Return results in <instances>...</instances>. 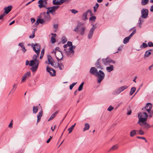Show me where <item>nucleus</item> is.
<instances>
[{
	"mask_svg": "<svg viewBox=\"0 0 153 153\" xmlns=\"http://www.w3.org/2000/svg\"><path fill=\"white\" fill-rule=\"evenodd\" d=\"M64 48H65L64 51L68 56L71 57L73 55L74 52V49L75 47L72 45L71 42H68L67 44L64 45Z\"/></svg>",
	"mask_w": 153,
	"mask_h": 153,
	"instance_id": "f257e3e1",
	"label": "nucleus"
},
{
	"mask_svg": "<svg viewBox=\"0 0 153 153\" xmlns=\"http://www.w3.org/2000/svg\"><path fill=\"white\" fill-rule=\"evenodd\" d=\"M37 56L34 55L33 57V60H32L30 61V63L27 60L26 61V65H28L32 67L31 70L33 72L36 71L38 68L39 62L38 60H37Z\"/></svg>",
	"mask_w": 153,
	"mask_h": 153,
	"instance_id": "f03ea898",
	"label": "nucleus"
},
{
	"mask_svg": "<svg viewBox=\"0 0 153 153\" xmlns=\"http://www.w3.org/2000/svg\"><path fill=\"white\" fill-rule=\"evenodd\" d=\"M148 115L145 112H141L139 113L138 117L139 121L137 122L140 126L143 124H146V121L147 119Z\"/></svg>",
	"mask_w": 153,
	"mask_h": 153,
	"instance_id": "7ed1b4c3",
	"label": "nucleus"
},
{
	"mask_svg": "<svg viewBox=\"0 0 153 153\" xmlns=\"http://www.w3.org/2000/svg\"><path fill=\"white\" fill-rule=\"evenodd\" d=\"M85 28V27L83 26V24L79 23L74 29V30L82 35L84 34Z\"/></svg>",
	"mask_w": 153,
	"mask_h": 153,
	"instance_id": "20e7f679",
	"label": "nucleus"
},
{
	"mask_svg": "<svg viewBox=\"0 0 153 153\" xmlns=\"http://www.w3.org/2000/svg\"><path fill=\"white\" fill-rule=\"evenodd\" d=\"M40 16L45 22H48L51 19V17L48 11L47 13L44 12L42 13Z\"/></svg>",
	"mask_w": 153,
	"mask_h": 153,
	"instance_id": "39448f33",
	"label": "nucleus"
},
{
	"mask_svg": "<svg viewBox=\"0 0 153 153\" xmlns=\"http://www.w3.org/2000/svg\"><path fill=\"white\" fill-rule=\"evenodd\" d=\"M105 76L104 73L102 71L100 70L99 72L98 71L95 76H97L98 78L97 80V82L98 83H100L101 82L104 78Z\"/></svg>",
	"mask_w": 153,
	"mask_h": 153,
	"instance_id": "423d86ee",
	"label": "nucleus"
},
{
	"mask_svg": "<svg viewBox=\"0 0 153 153\" xmlns=\"http://www.w3.org/2000/svg\"><path fill=\"white\" fill-rule=\"evenodd\" d=\"M32 46L33 47V49L34 51L36 53L37 57L39 54V52L40 51V46L38 44H36L35 45H32Z\"/></svg>",
	"mask_w": 153,
	"mask_h": 153,
	"instance_id": "0eeeda50",
	"label": "nucleus"
},
{
	"mask_svg": "<svg viewBox=\"0 0 153 153\" xmlns=\"http://www.w3.org/2000/svg\"><path fill=\"white\" fill-rule=\"evenodd\" d=\"M47 71L49 73L51 76H54L56 75V71L55 70L49 67L48 66L47 67Z\"/></svg>",
	"mask_w": 153,
	"mask_h": 153,
	"instance_id": "6e6552de",
	"label": "nucleus"
},
{
	"mask_svg": "<svg viewBox=\"0 0 153 153\" xmlns=\"http://www.w3.org/2000/svg\"><path fill=\"white\" fill-rule=\"evenodd\" d=\"M102 61L104 64L105 65H107L109 63H115V62L114 61L112 60L109 57H107L105 59H103Z\"/></svg>",
	"mask_w": 153,
	"mask_h": 153,
	"instance_id": "1a4fd4ad",
	"label": "nucleus"
},
{
	"mask_svg": "<svg viewBox=\"0 0 153 153\" xmlns=\"http://www.w3.org/2000/svg\"><path fill=\"white\" fill-rule=\"evenodd\" d=\"M56 52V53H55L54 54L57 60L58 61L62 60L63 57L62 52L61 51H57Z\"/></svg>",
	"mask_w": 153,
	"mask_h": 153,
	"instance_id": "9d476101",
	"label": "nucleus"
},
{
	"mask_svg": "<svg viewBox=\"0 0 153 153\" xmlns=\"http://www.w3.org/2000/svg\"><path fill=\"white\" fill-rule=\"evenodd\" d=\"M141 16L144 18L147 17L148 14V10L146 9H143L141 10Z\"/></svg>",
	"mask_w": 153,
	"mask_h": 153,
	"instance_id": "9b49d317",
	"label": "nucleus"
},
{
	"mask_svg": "<svg viewBox=\"0 0 153 153\" xmlns=\"http://www.w3.org/2000/svg\"><path fill=\"white\" fill-rule=\"evenodd\" d=\"M152 106V105L151 103H147L145 107L144 108H142V110L144 109L146 111L149 112L151 110Z\"/></svg>",
	"mask_w": 153,
	"mask_h": 153,
	"instance_id": "f8f14e48",
	"label": "nucleus"
},
{
	"mask_svg": "<svg viewBox=\"0 0 153 153\" xmlns=\"http://www.w3.org/2000/svg\"><path fill=\"white\" fill-rule=\"evenodd\" d=\"M89 13L91 14V16L93 15V14L92 13V12L91 10H88L87 11L84 13L83 14V16H82V19L83 20H85L87 19V15L88 13Z\"/></svg>",
	"mask_w": 153,
	"mask_h": 153,
	"instance_id": "ddd939ff",
	"label": "nucleus"
},
{
	"mask_svg": "<svg viewBox=\"0 0 153 153\" xmlns=\"http://www.w3.org/2000/svg\"><path fill=\"white\" fill-rule=\"evenodd\" d=\"M64 2V0H53V3L54 5H61Z\"/></svg>",
	"mask_w": 153,
	"mask_h": 153,
	"instance_id": "4468645a",
	"label": "nucleus"
},
{
	"mask_svg": "<svg viewBox=\"0 0 153 153\" xmlns=\"http://www.w3.org/2000/svg\"><path fill=\"white\" fill-rule=\"evenodd\" d=\"M59 7V6H53L52 7L48 8V11L49 13H51L54 12Z\"/></svg>",
	"mask_w": 153,
	"mask_h": 153,
	"instance_id": "2eb2a0df",
	"label": "nucleus"
},
{
	"mask_svg": "<svg viewBox=\"0 0 153 153\" xmlns=\"http://www.w3.org/2000/svg\"><path fill=\"white\" fill-rule=\"evenodd\" d=\"M97 72L98 71L97 69L94 67H92L90 71V73L91 74L94 75L95 76L96 75V74H97Z\"/></svg>",
	"mask_w": 153,
	"mask_h": 153,
	"instance_id": "dca6fc26",
	"label": "nucleus"
},
{
	"mask_svg": "<svg viewBox=\"0 0 153 153\" xmlns=\"http://www.w3.org/2000/svg\"><path fill=\"white\" fill-rule=\"evenodd\" d=\"M30 73L29 72H27V73L25 74L23 76L22 80V82H24L26 80V79L29 77L30 76Z\"/></svg>",
	"mask_w": 153,
	"mask_h": 153,
	"instance_id": "f3484780",
	"label": "nucleus"
},
{
	"mask_svg": "<svg viewBox=\"0 0 153 153\" xmlns=\"http://www.w3.org/2000/svg\"><path fill=\"white\" fill-rule=\"evenodd\" d=\"M45 22L39 16V19L36 20V22L35 23L36 26H37L39 23L43 24Z\"/></svg>",
	"mask_w": 153,
	"mask_h": 153,
	"instance_id": "a211bd4d",
	"label": "nucleus"
},
{
	"mask_svg": "<svg viewBox=\"0 0 153 153\" xmlns=\"http://www.w3.org/2000/svg\"><path fill=\"white\" fill-rule=\"evenodd\" d=\"M51 34L52 35L51 38V41L52 43H54L56 42V34L51 33Z\"/></svg>",
	"mask_w": 153,
	"mask_h": 153,
	"instance_id": "6ab92c4d",
	"label": "nucleus"
},
{
	"mask_svg": "<svg viewBox=\"0 0 153 153\" xmlns=\"http://www.w3.org/2000/svg\"><path fill=\"white\" fill-rule=\"evenodd\" d=\"M48 61L49 64H51L52 66L54 65L53 60L51 57L50 56H48Z\"/></svg>",
	"mask_w": 153,
	"mask_h": 153,
	"instance_id": "aec40b11",
	"label": "nucleus"
},
{
	"mask_svg": "<svg viewBox=\"0 0 153 153\" xmlns=\"http://www.w3.org/2000/svg\"><path fill=\"white\" fill-rule=\"evenodd\" d=\"M12 8L11 6H8L5 8L4 13L6 14H8L11 10Z\"/></svg>",
	"mask_w": 153,
	"mask_h": 153,
	"instance_id": "412c9836",
	"label": "nucleus"
},
{
	"mask_svg": "<svg viewBox=\"0 0 153 153\" xmlns=\"http://www.w3.org/2000/svg\"><path fill=\"white\" fill-rule=\"evenodd\" d=\"M43 115V111H41L39 113L38 115H37V122H39L40 120V119L41 117Z\"/></svg>",
	"mask_w": 153,
	"mask_h": 153,
	"instance_id": "4be33fe9",
	"label": "nucleus"
},
{
	"mask_svg": "<svg viewBox=\"0 0 153 153\" xmlns=\"http://www.w3.org/2000/svg\"><path fill=\"white\" fill-rule=\"evenodd\" d=\"M58 111H56L54 113L52 114L51 116L50 117V118L48 120V121H49L50 120H52L56 116V115L58 113Z\"/></svg>",
	"mask_w": 153,
	"mask_h": 153,
	"instance_id": "5701e85b",
	"label": "nucleus"
},
{
	"mask_svg": "<svg viewBox=\"0 0 153 153\" xmlns=\"http://www.w3.org/2000/svg\"><path fill=\"white\" fill-rule=\"evenodd\" d=\"M119 147V146L118 145H115L113 146L110 149L109 151H114L117 149Z\"/></svg>",
	"mask_w": 153,
	"mask_h": 153,
	"instance_id": "b1692460",
	"label": "nucleus"
},
{
	"mask_svg": "<svg viewBox=\"0 0 153 153\" xmlns=\"http://www.w3.org/2000/svg\"><path fill=\"white\" fill-rule=\"evenodd\" d=\"M137 131L135 130H133L131 131L130 132V136L132 137L135 135Z\"/></svg>",
	"mask_w": 153,
	"mask_h": 153,
	"instance_id": "393cba45",
	"label": "nucleus"
},
{
	"mask_svg": "<svg viewBox=\"0 0 153 153\" xmlns=\"http://www.w3.org/2000/svg\"><path fill=\"white\" fill-rule=\"evenodd\" d=\"M106 70L108 72H110L114 70V66L113 65H111L109 67H106Z\"/></svg>",
	"mask_w": 153,
	"mask_h": 153,
	"instance_id": "a878e982",
	"label": "nucleus"
},
{
	"mask_svg": "<svg viewBox=\"0 0 153 153\" xmlns=\"http://www.w3.org/2000/svg\"><path fill=\"white\" fill-rule=\"evenodd\" d=\"M90 128V125L88 123H86L85 125V127L83 128V131H85L86 130H88Z\"/></svg>",
	"mask_w": 153,
	"mask_h": 153,
	"instance_id": "bb28decb",
	"label": "nucleus"
},
{
	"mask_svg": "<svg viewBox=\"0 0 153 153\" xmlns=\"http://www.w3.org/2000/svg\"><path fill=\"white\" fill-rule=\"evenodd\" d=\"M128 88V87L126 86H124L119 88L118 91L119 92H120L121 91H123L124 90Z\"/></svg>",
	"mask_w": 153,
	"mask_h": 153,
	"instance_id": "cd10ccee",
	"label": "nucleus"
},
{
	"mask_svg": "<svg viewBox=\"0 0 153 153\" xmlns=\"http://www.w3.org/2000/svg\"><path fill=\"white\" fill-rule=\"evenodd\" d=\"M131 38V37H130L129 36L125 38L123 40V43L125 44L127 43L128 42H129Z\"/></svg>",
	"mask_w": 153,
	"mask_h": 153,
	"instance_id": "c85d7f7f",
	"label": "nucleus"
},
{
	"mask_svg": "<svg viewBox=\"0 0 153 153\" xmlns=\"http://www.w3.org/2000/svg\"><path fill=\"white\" fill-rule=\"evenodd\" d=\"M75 125H76V123H75L74 124V125L72 126L70 128H69L68 129V131H69V134L71 133L72 132L73 129L74 128V127H75Z\"/></svg>",
	"mask_w": 153,
	"mask_h": 153,
	"instance_id": "c756f323",
	"label": "nucleus"
},
{
	"mask_svg": "<svg viewBox=\"0 0 153 153\" xmlns=\"http://www.w3.org/2000/svg\"><path fill=\"white\" fill-rule=\"evenodd\" d=\"M136 90V88L135 87H132L131 90V91L130 93V95H132L135 92V90Z\"/></svg>",
	"mask_w": 153,
	"mask_h": 153,
	"instance_id": "7c9ffc66",
	"label": "nucleus"
},
{
	"mask_svg": "<svg viewBox=\"0 0 153 153\" xmlns=\"http://www.w3.org/2000/svg\"><path fill=\"white\" fill-rule=\"evenodd\" d=\"M43 0H40L39 1V3L40 4L39 6L40 8H41L44 7V6L43 5Z\"/></svg>",
	"mask_w": 153,
	"mask_h": 153,
	"instance_id": "2f4dec72",
	"label": "nucleus"
},
{
	"mask_svg": "<svg viewBox=\"0 0 153 153\" xmlns=\"http://www.w3.org/2000/svg\"><path fill=\"white\" fill-rule=\"evenodd\" d=\"M96 17L95 16H92L90 18V20L91 21L92 23L95 22Z\"/></svg>",
	"mask_w": 153,
	"mask_h": 153,
	"instance_id": "473e14b6",
	"label": "nucleus"
},
{
	"mask_svg": "<svg viewBox=\"0 0 153 153\" xmlns=\"http://www.w3.org/2000/svg\"><path fill=\"white\" fill-rule=\"evenodd\" d=\"M149 0H142L141 4L143 5H145L147 4L149 2Z\"/></svg>",
	"mask_w": 153,
	"mask_h": 153,
	"instance_id": "72a5a7b5",
	"label": "nucleus"
},
{
	"mask_svg": "<svg viewBox=\"0 0 153 153\" xmlns=\"http://www.w3.org/2000/svg\"><path fill=\"white\" fill-rule=\"evenodd\" d=\"M38 110V108L37 106H34L33 108V112L34 114L36 113Z\"/></svg>",
	"mask_w": 153,
	"mask_h": 153,
	"instance_id": "f704fd0d",
	"label": "nucleus"
},
{
	"mask_svg": "<svg viewBox=\"0 0 153 153\" xmlns=\"http://www.w3.org/2000/svg\"><path fill=\"white\" fill-rule=\"evenodd\" d=\"M57 51H61L60 50V48L58 47H56L55 49L51 52L52 53H56V52Z\"/></svg>",
	"mask_w": 153,
	"mask_h": 153,
	"instance_id": "c9c22d12",
	"label": "nucleus"
},
{
	"mask_svg": "<svg viewBox=\"0 0 153 153\" xmlns=\"http://www.w3.org/2000/svg\"><path fill=\"white\" fill-rule=\"evenodd\" d=\"M58 66L60 70H62L64 68L63 65L61 63H58Z\"/></svg>",
	"mask_w": 153,
	"mask_h": 153,
	"instance_id": "e433bc0d",
	"label": "nucleus"
},
{
	"mask_svg": "<svg viewBox=\"0 0 153 153\" xmlns=\"http://www.w3.org/2000/svg\"><path fill=\"white\" fill-rule=\"evenodd\" d=\"M148 116L151 117L153 116V111H149V112H148Z\"/></svg>",
	"mask_w": 153,
	"mask_h": 153,
	"instance_id": "4c0bfd02",
	"label": "nucleus"
},
{
	"mask_svg": "<svg viewBox=\"0 0 153 153\" xmlns=\"http://www.w3.org/2000/svg\"><path fill=\"white\" fill-rule=\"evenodd\" d=\"M83 84H84V82H82L80 84V85H79V86L78 88V90L79 91H80L82 89Z\"/></svg>",
	"mask_w": 153,
	"mask_h": 153,
	"instance_id": "58836bf2",
	"label": "nucleus"
},
{
	"mask_svg": "<svg viewBox=\"0 0 153 153\" xmlns=\"http://www.w3.org/2000/svg\"><path fill=\"white\" fill-rule=\"evenodd\" d=\"M99 7V4L97 3H96L94 7V12H95L97 10Z\"/></svg>",
	"mask_w": 153,
	"mask_h": 153,
	"instance_id": "ea45409f",
	"label": "nucleus"
},
{
	"mask_svg": "<svg viewBox=\"0 0 153 153\" xmlns=\"http://www.w3.org/2000/svg\"><path fill=\"white\" fill-rule=\"evenodd\" d=\"M151 54V52H149V51H146V53L144 55V56L148 57L149 56V55H150Z\"/></svg>",
	"mask_w": 153,
	"mask_h": 153,
	"instance_id": "a19ab883",
	"label": "nucleus"
},
{
	"mask_svg": "<svg viewBox=\"0 0 153 153\" xmlns=\"http://www.w3.org/2000/svg\"><path fill=\"white\" fill-rule=\"evenodd\" d=\"M148 47V45L145 43H143L142 45L141 46V48H146Z\"/></svg>",
	"mask_w": 153,
	"mask_h": 153,
	"instance_id": "79ce46f5",
	"label": "nucleus"
},
{
	"mask_svg": "<svg viewBox=\"0 0 153 153\" xmlns=\"http://www.w3.org/2000/svg\"><path fill=\"white\" fill-rule=\"evenodd\" d=\"M95 29V28L94 27V25H93V27L90 30L89 33H93Z\"/></svg>",
	"mask_w": 153,
	"mask_h": 153,
	"instance_id": "37998d69",
	"label": "nucleus"
},
{
	"mask_svg": "<svg viewBox=\"0 0 153 153\" xmlns=\"http://www.w3.org/2000/svg\"><path fill=\"white\" fill-rule=\"evenodd\" d=\"M114 109V107L111 106H110L108 108V110L109 111H111Z\"/></svg>",
	"mask_w": 153,
	"mask_h": 153,
	"instance_id": "c03bdc74",
	"label": "nucleus"
},
{
	"mask_svg": "<svg viewBox=\"0 0 153 153\" xmlns=\"http://www.w3.org/2000/svg\"><path fill=\"white\" fill-rule=\"evenodd\" d=\"M35 36V31H33L32 33V35H30L29 36V38H33L34 36Z\"/></svg>",
	"mask_w": 153,
	"mask_h": 153,
	"instance_id": "a18cd8bd",
	"label": "nucleus"
},
{
	"mask_svg": "<svg viewBox=\"0 0 153 153\" xmlns=\"http://www.w3.org/2000/svg\"><path fill=\"white\" fill-rule=\"evenodd\" d=\"M137 137V138H138V139H141L144 140H145V141L146 142H147V140L146 139V138L144 137Z\"/></svg>",
	"mask_w": 153,
	"mask_h": 153,
	"instance_id": "49530a36",
	"label": "nucleus"
},
{
	"mask_svg": "<svg viewBox=\"0 0 153 153\" xmlns=\"http://www.w3.org/2000/svg\"><path fill=\"white\" fill-rule=\"evenodd\" d=\"M136 30H134L130 35L129 36L131 37L132 36L136 33Z\"/></svg>",
	"mask_w": 153,
	"mask_h": 153,
	"instance_id": "de8ad7c7",
	"label": "nucleus"
},
{
	"mask_svg": "<svg viewBox=\"0 0 153 153\" xmlns=\"http://www.w3.org/2000/svg\"><path fill=\"white\" fill-rule=\"evenodd\" d=\"M13 120H12L8 126L10 128H12L13 127Z\"/></svg>",
	"mask_w": 153,
	"mask_h": 153,
	"instance_id": "09e8293b",
	"label": "nucleus"
},
{
	"mask_svg": "<svg viewBox=\"0 0 153 153\" xmlns=\"http://www.w3.org/2000/svg\"><path fill=\"white\" fill-rule=\"evenodd\" d=\"M53 27L55 29V31H56L58 28V25L57 24L54 25Z\"/></svg>",
	"mask_w": 153,
	"mask_h": 153,
	"instance_id": "8fccbe9b",
	"label": "nucleus"
},
{
	"mask_svg": "<svg viewBox=\"0 0 153 153\" xmlns=\"http://www.w3.org/2000/svg\"><path fill=\"white\" fill-rule=\"evenodd\" d=\"M148 46L150 47L153 46V44L152 42H149L148 43Z\"/></svg>",
	"mask_w": 153,
	"mask_h": 153,
	"instance_id": "3c124183",
	"label": "nucleus"
},
{
	"mask_svg": "<svg viewBox=\"0 0 153 153\" xmlns=\"http://www.w3.org/2000/svg\"><path fill=\"white\" fill-rule=\"evenodd\" d=\"M139 134L140 135H143L144 134V132L141 130L139 131Z\"/></svg>",
	"mask_w": 153,
	"mask_h": 153,
	"instance_id": "603ef678",
	"label": "nucleus"
},
{
	"mask_svg": "<svg viewBox=\"0 0 153 153\" xmlns=\"http://www.w3.org/2000/svg\"><path fill=\"white\" fill-rule=\"evenodd\" d=\"M71 11L72 12V13H74V14H75L76 13H77L78 12V11L74 10V9H72L71 10Z\"/></svg>",
	"mask_w": 153,
	"mask_h": 153,
	"instance_id": "864d4df0",
	"label": "nucleus"
},
{
	"mask_svg": "<svg viewBox=\"0 0 153 153\" xmlns=\"http://www.w3.org/2000/svg\"><path fill=\"white\" fill-rule=\"evenodd\" d=\"M93 33H89L88 35V37L89 39H91L92 37L93 36Z\"/></svg>",
	"mask_w": 153,
	"mask_h": 153,
	"instance_id": "5fc2aeb1",
	"label": "nucleus"
},
{
	"mask_svg": "<svg viewBox=\"0 0 153 153\" xmlns=\"http://www.w3.org/2000/svg\"><path fill=\"white\" fill-rule=\"evenodd\" d=\"M5 15V14L4 13H3L0 16V19H2L3 17Z\"/></svg>",
	"mask_w": 153,
	"mask_h": 153,
	"instance_id": "6e6d98bb",
	"label": "nucleus"
},
{
	"mask_svg": "<svg viewBox=\"0 0 153 153\" xmlns=\"http://www.w3.org/2000/svg\"><path fill=\"white\" fill-rule=\"evenodd\" d=\"M16 85L14 84L13 85V88L12 90V91H14L16 90Z\"/></svg>",
	"mask_w": 153,
	"mask_h": 153,
	"instance_id": "4d7b16f0",
	"label": "nucleus"
},
{
	"mask_svg": "<svg viewBox=\"0 0 153 153\" xmlns=\"http://www.w3.org/2000/svg\"><path fill=\"white\" fill-rule=\"evenodd\" d=\"M30 20L32 23L35 22L36 21L35 19L33 18H31Z\"/></svg>",
	"mask_w": 153,
	"mask_h": 153,
	"instance_id": "13d9d810",
	"label": "nucleus"
},
{
	"mask_svg": "<svg viewBox=\"0 0 153 153\" xmlns=\"http://www.w3.org/2000/svg\"><path fill=\"white\" fill-rule=\"evenodd\" d=\"M52 138V137L51 136H50V138L46 141V143H49L50 142V141Z\"/></svg>",
	"mask_w": 153,
	"mask_h": 153,
	"instance_id": "bf43d9fd",
	"label": "nucleus"
},
{
	"mask_svg": "<svg viewBox=\"0 0 153 153\" xmlns=\"http://www.w3.org/2000/svg\"><path fill=\"white\" fill-rule=\"evenodd\" d=\"M56 125H54V128H53V127H51V129L52 131H54V130L56 128Z\"/></svg>",
	"mask_w": 153,
	"mask_h": 153,
	"instance_id": "052dcab7",
	"label": "nucleus"
},
{
	"mask_svg": "<svg viewBox=\"0 0 153 153\" xmlns=\"http://www.w3.org/2000/svg\"><path fill=\"white\" fill-rule=\"evenodd\" d=\"M146 125V127H147V128H149L150 127V125L149 124H148L147 123H146V124H143V125Z\"/></svg>",
	"mask_w": 153,
	"mask_h": 153,
	"instance_id": "680f3d73",
	"label": "nucleus"
},
{
	"mask_svg": "<svg viewBox=\"0 0 153 153\" xmlns=\"http://www.w3.org/2000/svg\"><path fill=\"white\" fill-rule=\"evenodd\" d=\"M131 111L130 110L129 111H128L127 113V114L128 115H130L131 114Z\"/></svg>",
	"mask_w": 153,
	"mask_h": 153,
	"instance_id": "e2e57ef3",
	"label": "nucleus"
},
{
	"mask_svg": "<svg viewBox=\"0 0 153 153\" xmlns=\"http://www.w3.org/2000/svg\"><path fill=\"white\" fill-rule=\"evenodd\" d=\"M22 48V51L24 52H25L26 51V50L25 49V47H23V48Z\"/></svg>",
	"mask_w": 153,
	"mask_h": 153,
	"instance_id": "0e129e2a",
	"label": "nucleus"
},
{
	"mask_svg": "<svg viewBox=\"0 0 153 153\" xmlns=\"http://www.w3.org/2000/svg\"><path fill=\"white\" fill-rule=\"evenodd\" d=\"M43 54V55L44 54V49H43L41 51V54Z\"/></svg>",
	"mask_w": 153,
	"mask_h": 153,
	"instance_id": "69168bd1",
	"label": "nucleus"
},
{
	"mask_svg": "<svg viewBox=\"0 0 153 153\" xmlns=\"http://www.w3.org/2000/svg\"><path fill=\"white\" fill-rule=\"evenodd\" d=\"M150 10L151 12L153 11V5L151 6Z\"/></svg>",
	"mask_w": 153,
	"mask_h": 153,
	"instance_id": "338daca9",
	"label": "nucleus"
},
{
	"mask_svg": "<svg viewBox=\"0 0 153 153\" xmlns=\"http://www.w3.org/2000/svg\"><path fill=\"white\" fill-rule=\"evenodd\" d=\"M15 23V21H13L10 24V25H11Z\"/></svg>",
	"mask_w": 153,
	"mask_h": 153,
	"instance_id": "774afa93",
	"label": "nucleus"
}]
</instances>
